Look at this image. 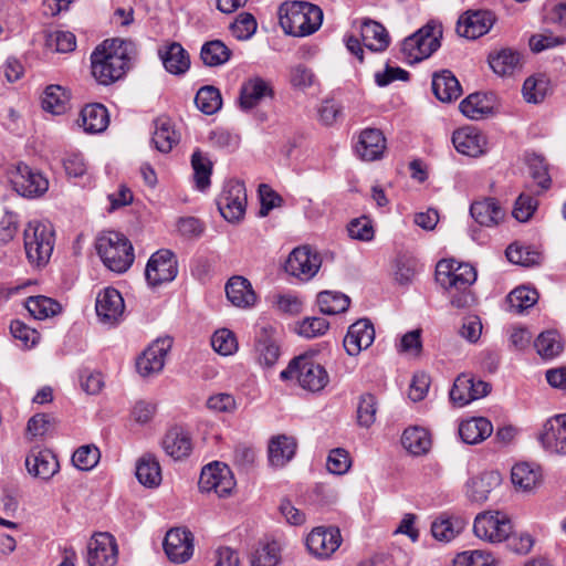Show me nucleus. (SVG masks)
Segmentation results:
<instances>
[{
    "mask_svg": "<svg viewBox=\"0 0 566 566\" xmlns=\"http://www.w3.org/2000/svg\"><path fill=\"white\" fill-rule=\"evenodd\" d=\"M135 53V44L129 40H105L91 54L92 75L99 84L114 83L126 73Z\"/></svg>",
    "mask_w": 566,
    "mask_h": 566,
    "instance_id": "nucleus-1",
    "label": "nucleus"
},
{
    "mask_svg": "<svg viewBox=\"0 0 566 566\" xmlns=\"http://www.w3.org/2000/svg\"><path fill=\"white\" fill-rule=\"evenodd\" d=\"M478 279L474 266L453 259L440 260L436 265L434 280L449 293L450 304L455 308H468L476 303L472 285Z\"/></svg>",
    "mask_w": 566,
    "mask_h": 566,
    "instance_id": "nucleus-2",
    "label": "nucleus"
},
{
    "mask_svg": "<svg viewBox=\"0 0 566 566\" xmlns=\"http://www.w3.org/2000/svg\"><path fill=\"white\" fill-rule=\"evenodd\" d=\"M323 11L315 4L295 1L280 8V24L286 34L306 36L318 30Z\"/></svg>",
    "mask_w": 566,
    "mask_h": 566,
    "instance_id": "nucleus-3",
    "label": "nucleus"
},
{
    "mask_svg": "<svg viewBox=\"0 0 566 566\" xmlns=\"http://www.w3.org/2000/svg\"><path fill=\"white\" fill-rule=\"evenodd\" d=\"M23 243L28 261L38 268L45 266L55 243L53 227L40 220L29 221L23 230Z\"/></svg>",
    "mask_w": 566,
    "mask_h": 566,
    "instance_id": "nucleus-4",
    "label": "nucleus"
},
{
    "mask_svg": "<svg viewBox=\"0 0 566 566\" xmlns=\"http://www.w3.org/2000/svg\"><path fill=\"white\" fill-rule=\"evenodd\" d=\"M96 249L103 263L113 272H126L135 259L132 243L119 232L108 231L99 235Z\"/></svg>",
    "mask_w": 566,
    "mask_h": 566,
    "instance_id": "nucleus-5",
    "label": "nucleus"
},
{
    "mask_svg": "<svg viewBox=\"0 0 566 566\" xmlns=\"http://www.w3.org/2000/svg\"><path fill=\"white\" fill-rule=\"evenodd\" d=\"M281 378L296 379L303 389L311 392L323 390L329 381L325 367L315 359L314 354L294 358L289 367L281 371Z\"/></svg>",
    "mask_w": 566,
    "mask_h": 566,
    "instance_id": "nucleus-6",
    "label": "nucleus"
},
{
    "mask_svg": "<svg viewBox=\"0 0 566 566\" xmlns=\"http://www.w3.org/2000/svg\"><path fill=\"white\" fill-rule=\"evenodd\" d=\"M218 210L229 222H239L247 208V191L244 184L231 179L224 182L220 195L217 198Z\"/></svg>",
    "mask_w": 566,
    "mask_h": 566,
    "instance_id": "nucleus-7",
    "label": "nucleus"
},
{
    "mask_svg": "<svg viewBox=\"0 0 566 566\" xmlns=\"http://www.w3.org/2000/svg\"><path fill=\"white\" fill-rule=\"evenodd\" d=\"M198 485L201 492H213L223 497L233 491L235 480L227 464L212 462L202 468Z\"/></svg>",
    "mask_w": 566,
    "mask_h": 566,
    "instance_id": "nucleus-8",
    "label": "nucleus"
},
{
    "mask_svg": "<svg viewBox=\"0 0 566 566\" xmlns=\"http://www.w3.org/2000/svg\"><path fill=\"white\" fill-rule=\"evenodd\" d=\"M473 532L481 539L500 543L510 537L512 523L505 514L500 512H483L476 515Z\"/></svg>",
    "mask_w": 566,
    "mask_h": 566,
    "instance_id": "nucleus-9",
    "label": "nucleus"
},
{
    "mask_svg": "<svg viewBox=\"0 0 566 566\" xmlns=\"http://www.w3.org/2000/svg\"><path fill=\"white\" fill-rule=\"evenodd\" d=\"M177 259L167 249L158 250L151 254L145 269L146 281L153 287L171 282L177 276Z\"/></svg>",
    "mask_w": 566,
    "mask_h": 566,
    "instance_id": "nucleus-10",
    "label": "nucleus"
},
{
    "mask_svg": "<svg viewBox=\"0 0 566 566\" xmlns=\"http://www.w3.org/2000/svg\"><path fill=\"white\" fill-rule=\"evenodd\" d=\"M86 563L88 566H115L118 562V546L109 533H96L87 543Z\"/></svg>",
    "mask_w": 566,
    "mask_h": 566,
    "instance_id": "nucleus-11",
    "label": "nucleus"
},
{
    "mask_svg": "<svg viewBox=\"0 0 566 566\" xmlns=\"http://www.w3.org/2000/svg\"><path fill=\"white\" fill-rule=\"evenodd\" d=\"M322 260L310 247L295 248L285 262V271L302 281L311 280L319 270Z\"/></svg>",
    "mask_w": 566,
    "mask_h": 566,
    "instance_id": "nucleus-12",
    "label": "nucleus"
},
{
    "mask_svg": "<svg viewBox=\"0 0 566 566\" xmlns=\"http://www.w3.org/2000/svg\"><path fill=\"white\" fill-rule=\"evenodd\" d=\"M340 543L339 530L325 526L313 528L305 541L310 554L319 559L329 558L340 546Z\"/></svg>",
    "mask_w": 566,
    "mask_h": 566,
    "instance_id": "nucleus-13",
    "label": "nucleus"
},
{
    "mask_svg": "<svg viewBox=\"0 0 566 566\" xmlns=\"http://www.w3.org/2000/svg\"><path fill=\"white\" fill-rule=\"evenodd\" d=\"M17 192L23 197L34 198L43 195L49 187L48 179L28 165L19 164L11 178Z\"/></svg>",
    "mask_w": 566,
    "mask_h": 566,
    "instance_id": "nucleus-14",
    "label": "nucleus"
},
{
    "mask_svg": "<svg viewBox=\"0 0 566 566\" xmlns=\"http://www.w3.org/2000/svg\"><path fill=\"white\" fill-rule=\"evenodd\" d=\"M95 310L102 323L117 324L124 314V298L116 289L105 287L96 296Z\"/></svg>",
    "mask_w": 566,
    "mask_h": 566,
    "instance_id": "nucleus-15",
    "label": "nucleus"
},
{
    "mask_svg": "<svg viewBox=\"0 0 566 566\" xmlns=\"http://www.w3.org/2000/svg\"><path fill=\"white\" fill-rule=\"evenodd\" d=\"M495 22L490 11H467L458 20L457 32L460 36L475 40L486 34Z\"/></svg>",
    "mask_w": 566,
    "mask_h": 566,
    "instance_id": "nucleus-16",
    "label": "nucleus"
},
{
    "mask_svg": "<svg viewBox=\"0 0 566 566\" xmlns=\"http://www.w3.org/2000/svg\"><path fill=\"white\" fill-rule=\"evenodd\" d=\"M169 339H157L137 358L136 368L140 376L150 377L160 373L170 349Z\"/></svg>",
    "mask_w": 566,
    "mask_h": 566,
    "instance_id": "nucleus-17",
    "label": "nucleus"
},
{
    "mask_svg": "<svg viewBox=\"0 0 566 566\" xmlns=\"http://www.w3.org/2000/svg\"><path fill=\"white\" fill-rule=\"evenodd\" d=\"M192 534L185 528H172L167 532L164 549L172 563H185L193 553Z\"/></svg>",
    "mask_w": 566,
    "mask_h": 566,
    "instance_id": "nucleus-18",
    "label": "nucleus"
},
{
    "mask_svg": "<svg viewBox=\"0 0 566 566\" xmlns=\"http://www.w3.org/2000/svg\"><path fill=\"white\" fill-rule=\"evenodd\" d=\"M386 149V137L378 128L361 130L355 144L356 155L365 161H374L382 157Z\"/></svg>",
    "mask_w": 566,
    "mask_h": 566,
    "instance_id": "nucleus-19",
    "label": "nucleus"
},
{
    "mask_svg": "<svg viewBox=\"0 0 566 566\" xmlns=\"http://www.w3.org/2000/svg\"><path fill=\"white\" fill-rule=\"evenodd\" d=\"M375 339V329L368 319H359L352 324L344 338L343 345L350 356L358 355L363 349L368 348Z\"/></svg>",
    "mask_w": 566,
    "mask_h": 566,
    "instance_id": "nucleus-20",
    "label": "nucleus"
},
{
    "mask_svg": "<svg viewBox=\"0 0 566 566\" xmlns=\"http://www.w3.org/2000/svg\"><path fill=\"white\" fill-rule=\"evenodd\" d=\"M501 483L502 475L499 471H486L467 482L465 494L471 502L482 504Z\"/></svg>",
    "mask_w": 566,
    "mask_h": 566,
    "instance_id": "nucleus-21",
    "label": "nucleus"
},
{
    "mask_svg": "<svg viewBox=\"0 0 566 566\" xmlns=\"http://www.w3.org/2000/svg\"><path fill=\"white\" fill-rule=\"evenodd\" d=\"M539 440L551 452L566 454V413L548 419Z\"/></svg>",
    "mask_w": 566,
    "mask_h": 566,
    "instance_id": "nucleus-22",
    "label": "nucleus"
},
{
    "mask_svg": "<svg viewBox=\"0 0 566 566\" xmlns=\"http://www.w3.org/2000/svg\"><path fill=\"white\" fill-rule=\"evenodd\" d=\"M452 143L459 153L470 157H478L486 149L485 136L472 126L457 129L452 135Z\"/></svg>",
    "mask_w": 566,
    "mask_h": 566,
    "instance_id": "nucleus-23",
    "label": "nucleus"
},
{
    "mask_svg": "<svg viewBox=\"0 0 566 566\" xmlns=\"http://www.w3.org/2000/svg\"><path fill=\"white\" fill-rule=\"evenodd\" d=\"M161 447L168 457L179 461L190 455L192 440L187 430L181 427H172L164 436Z\"/></svg>",
    "mask_w": 566,
    "mask_h": 566,
    "instance_id": "nucleus-24",
    "label": "nucleus"
},
{
    "mask_svg": "<svg viewBox=\"0 0 566 566\" xmlns=\"http://www.w3.org/2000/svg\"><path fill=\"white\" fill-rule=\"evenodd\" d=\"M25 467L32 476L44 481L50 480L60 469L56 457L50 450H32L25 459Z\"/></svg>",
    "mask_w": 566,
    "mask_h": 566,
    "instance_id": "nucleus-25",
    "label": "nucleus"
},
{
    "mask_svg": "<svg viewBox=\"0 0 566 566\" xmlns=\"http://www.w3.org/2000/svg\"><path fill=\"white\" fill-rule=\"evenodd\" d=\"M364 46L375 53L386 51L390 44V35L386 28L374 20L366 19L360 25Z\"/></svg>",
    "mask_w": 566,
    "mask_h": 566,
    "instance_id": "nucleus-26",
    "label": "nucleus"
},
{
    "mask_svg": "<svg viewBox=\"0 0 566 566\" xmlns=\"http://www.w3.org/2000/svg\"><path fill=\"white\" fill-rule=\"evenodd\" d=\"M432 93L442 103H451L462 95L458 78L449 70H442L432 75Z\"/></svg>",
    "mask_w": 566,
    "mask_h": 566,
    "instance_id": "nucleus-27",
    "label": "nucleus"
},
{
    "mask_svg": "<svg viewBox=\"0 0 566 566\" xmlns=\"http://www.w3.org/2000/svg\"><path fill=\"white\" fill-rule=\"evenodd\" d=\"M229 302L240 308H249L256 302V295L251 283L243 276H232L226 284Z\"/></svg>",
    "mask_w": 566,
    "mask_h": 566,
    "instance_id": "nucleus-28",
    "label": "nucleus"
},
{
    "mask_svg": "<svg viewBox=\"0 0 566 566\" xmlns=\"http://www.w3.org/2000/svg\"><path fill=\"white\" fill-rule=\"evenodd\" d=\"M167 72L179 75L190 67V57L187 51L178 42H171L158 51Z\"/></svg>",
    "mask_w": 566,
    "mask_h": 566,
    "instance_id": "nucleus-29",
    "label": "nucleus"
},
{
    "mask_svg": "<svg viewBox=\"0 0 566 566\" xmlns=\"http://www.w3.org/2000/svg\"><path fill=\"white\" fill-rule=\"evenodd\" d=\"M296 448L297 442L293 437L285 434L273 437L268 447L270 464L275 468L284 467L294 458Z\"/></svg>",
    "mask_w": 566,
    "mask_h": 566,
    "instance_id": "nucleus-30",
    "label": "nucleus"
},
{
    "mask_svg": "<svg viewBox=\"0 0 566 566\" xmlns=\"http://www.w3.org/2000/svg\"><path fill=\"white\" fill-rule=\"evenodd\" d=\"M511 480L517 491L531 493L541 485L542 473L539 468L521 462L512 468Z\"/></svg>",
    "mask_w": 566,
    "mask_h": 566,
    "instance_id": "nucleus-31",
    "label": "nucleus"
},
{
    "mask_svg": "<svg viewBox=\"0 0 566 566\" xmlns=\"http://www.w3.org/2000/svg\"><path fill=\"white\" fill-rule=\"evenodd\" d=\"M493 432L491 421L484 417H473L461 421L459 436L467 444H478L489 438Z\"/></svg>",
    "mask_w": 566,
    "mask_h": 566,
    "instance_id": "nucleus-32",
    "label": "nucleus"
},
{
    "mask_svg": "<svg viewBox=\"0 0 566 566\" xmlns=\"http://www.w3.org/2000/svg\"><path fill=\"white\" fill-rule=\"evenodd\" d=\"M470 213L478 223L485 227L495 226L504 218V211L494 198L474 201Z\"/></svg>",
    "mask_w": 566,
    "mask_h": 566,
    "instance_id": "nucleus-33",
    "label": "nucleus"
},
{
    "mask_svg": "<svg viewBox=\"0 0 566 566\" xmlns=\"http://www.w3.org/2000/svg\"><path fill=\"white\" fill-rule=\"evenodd\" d=\"M271 95L272 88L270 84L261 77H253L248 80L241 87L240 105L244 109H251Z\"/></svg>",
    "mask_w": 566,
    "mask_h": 566,
    "instance_id": "nucleus-34",
    "label": "nucleus"
},
{
    "mask_svg": "<svg viewBox=\"0 0 566 566\" xmlns=\"http://www.w3.org/2000/svg\"><path fill=\"white\" fill-rule=\"evenodd\" d=\"M178 142L179 135L175 130L171 119L165 116L158 117L155 120V130L151 137L155 148L160 153L167 154Z\"/></svg>",
    "mask_w": 566,
    "mask_h": 566,
    "instance_id": "nucleus-35",
    "label": "nucleus"
},
{
    "mask_svg": "<svg viewBox=\"0 0 566 566\" xmlns=\"http://www.w3.org/2000/svg\"><path fill=\"white\" fill-rule=\"evenodd\" d=\"M489 63L494 73L501 76H511L522 69L521 54L510 48L490 54Z\"/></svg>",
    "mask_w": 566,
    "mask_h": 566,
    "instance_id": "nucleus-36",
    "label": "nucleus"
},
{
    "mask_svg": "<svg viewBox=\"0 0 566 566\" xmlns=\"http://www.w3.org/2000/svg\"><path fill=\"white\" fill-rule=\"evenodd\" d=\"M81 120L86 133L98 134L108 126V112L102 104L86 105L81 112Z\"/></svg>",
    "mask_w": 566,
    "mask_h": 566,
    "instance_id": "nucleus-37",
    "label": "nucleus"
},
{
    "mask_svg": "<svg viewBox=\"0 0 566 566\" xmlns=\"http://www.w3.org/2000/svg\"><path fill=\"white\" fill-rule=\"evenodd\" d=\"M136 478L147 488L158 486L161 482L159 462L151 454L143 455L136 464Z\"/></svg>",
    "mask_w": 566,
    "mask_h": 566,
    "instance_id": "nucleus-38",
    "label": "nucleus"
},
{
    "mask_svg": "<svg viewBox=\"0 0 566 566\" xmlns=\"http://www.w3.org/2000/svg\"><path fill=\"white\" fill-rule=\"evenodd\" d=\"M464 522L458 517L440 516L431 524V535L441 543L454 539L463 530Z\"/></svg>",
    "mask_w": 566,
    "mask_h": 566,
    "instance_id": "nucleus-39",
    "label": "nucleus"
},
{
    "mask_svg": "<svg viewBox=\"0 0 566 566\" xmlns=\"http://www.w3.org/2000/svg\"><path fill=\"white\" fill-rule=\"evenodd\" d=\"M461 113L470 119H482L493 113V107L488 97L481 93H473L465 97L459 105Z\"/></svg>",
    "mask_w": 566,
    "mask_h": 566,
    "instance_id": "nucleus-40",
    "label": "nucleus"
},
{
    "mask_svg": "<svg viewBox=\"0 0 566 566\" xmlns=\"http://www.w3.org/2000/svg\"><path fill=\"white\" fill-rule=\"evenodd\" d=\"M70 104L69 92L60 85H49L42 97V107L44 111L53 114H64Z\"/></svg>",
    "mask_w": 566,
    "mask_h": 566,
    "instance_id": "nucleus-41",
    "label": "nucleus"
},
{
    "mask_svg": "<svg viewBox=\"0 0 566 566\" xmlns=\"http://www.w3.org/2000/svg\"><path fill=\"white\" fill-rule=\"evenodd\" d=\"M505 254L511 263L526 268L538 265L543 260L541 251L534 247L523 245L517 242L511 243L506 248Z\"/></svg>",
    "mask_w": 566,
    "mask_h": 566,
    "instance_id": "nucleus-42",
    "label": "nucleus"
},
{
    "mask_svg": "<svg viewBox=\"0 0 566 566\" xmlns=\"http://www.w3.org/2000/svg\"><path fill=\"white\" fill-rule=\"evenodd\" d=\"M25 308L35 319H46L59 314L62 307L51 297L36 295L27 298Z\"/></svg>",
    "mask_w": 566,
    "mask_h": 566,
    "instance_id": "nucleus-43",
    "label": "nucleus"
},
{
    "mask_svg": "<svg viewBox=\"0 0 566 566\" xmlns=\"http://www.w3.org/2000/svg\"><path fill=\"white\" fill-rule=\"evenodd\" d=\"M350 300L340 292L323 291L317 295L319 311L326 315L344 313L349 307Z\"/></svg>",
    "mask_w": 566,
    "mask_h": 566,
    "instance_id": "nucleus-44",
    "label": "nucleus"
},
{
    "mask_svg": "<svg viewBox=\"0 0 566 566\" xmlns=\"http://www.w3.org/2000/svg\"><path fill=\"white\" fill-rule=\"evenodd\" d=\"M200 57L207 66H219L231 57V50L220 40L206 42L200 51Z\"/></svg>",
    "mask_w": 566,
    "mask_h": 566,
    "instance_id": "nucleus-45",
    "label": "nucleus"
},
{
    "mask_svg": "<svg viewBox=\"0 0 566 566\" xmlns=\"http://www.w3.org/2000/svg\"><path fill=\"white\" fill-rule=\"evenodd\" d=\"M424 27L418 29L413 34L407 36L401 45L403 61L407 64L419 63L424 59Z\"/></svg>",
    "mask_w": 566,
    "mask_h": 566,
    "instance_id": "nucleus-46",
    "label": "nucleus"
},
{
    "mask_svg": "<svg viewBox=\"0 0 566 566\" xmlns=\"http://www.w3.org/2000/svg\"><path fill=\"white\" fill-rule=\"evenodd\" d=\"M538 300V293L534 289L527 286H518L514 289L506 297V302L511 312L522 313L532 307Z\"/></svg>",
    "mask_w": 566,
    "mask_h": 566,
    "instance_id": "nucleus-47",
    "label": "nucleus"
},
{
    "mask_svg": "<svg viewBox=\"0 0 566 566\" xmlns=\"http://www.w3.org/2000/svg\"><path fill=\"white\" fill-rule=\"evenodd\" d=\"M534 346L537 354L545 359L554 358L563 350L560 336L556 331H546L541 333L534 342Z\"/></svg>",
    "mask_w": 566,
    "mask_h": 566,
    "instance_id": "nucleus-48",
    "label": "nucleus"
},
{
    "mask_svg": "<svg viewBox=\"0 0 566 566\" xmlns=\"http://www.w3.org/2000/svg\"><path fill=\"white\" fill-rule=\"evenodd\" d=\"M191 165L196 187L201 191L206 190L210 186L212 163L207 156L197 150L191 156Z\"/></svg>",
    "mask_w": 566,
    "mask_h": 566,
    "instance_id": "nucleus-49",
    "label": "nucleus"
},
{
    "mask_svg": "<svg viewBox=\"0 0 566 566\" xmlns=\"http://www.w3.org/2000/svg\"><path fill=\"white\" fill-rule=\"evenodd\" d=\"M195 103L202 113L212 115L221 108L222 98L218 88L203 86L197 92Z\"/></svg>",
    "mask_w": 566,
    "mask_h": 566,
    "instance_id": "nucleus-50",
    "label": "nucleus"
},
{
    "mask_svg": "<svg viewBox=\"0 0 566 566\" xmlns=\"http://www.w3.org/2000/svg\"><path fill=\"white\" fill-rule=\"evenodd\" d=\"M377 399L370 392H365L359 397L357 406V422L360 427L369 428L376 421Z\"/></svg>",
    "mask_w": 566,
    "mask_h": 566,
    "instance_id": "nucleus-51",
    "label": "nucleus"
},
{
    "mask_svg": "<svg viewBox=\"0 0 566 566\" xmlns=\"http://www.w3.org/2000/svg\"><path fill=\"white\" fill-rule=\"evenodd\" d=\"M402 447L412 455L424 453V429L420 426H410L402 432Z\"/></svg>",
    "mask_w": 566,
    "mask_h": 566,
    "instance_id": "nucleus-52",
    "label": "nucleus"
},
{
    "mask_svg": "<svg viewBox=\"0 0 566 566\" xmlns=\"http://www.w3.org/2000/svg\"><path fill=\"white\" fill-rule=\"evenodd\" d=\"M473 386L472 377L468 375L459 376L450 390V399L459 407L465 406L473 401L471 388Z\"/></svg>",
    "mask_w": 566,
    "mask_h": 566,
    "instance_id": "nucleus-53",
    "label": "nucleus"
},
{
    "mask_svg": "<svg viewBox=\"0 0 566 566\" xmlns=\"http://www.w3.org/2000/svg\"><path fill=\"white\" fill-rule=\"evenodd\" d=\"M101 452L95 446H82L72 455L73 464L82 471H88L96 467Z\"/></svg>",
    "mask_w": 566,
    "mask_h": 566,
    "instance_id": "nucleus-54",
    "label": "nucleus"
},
{
    "mask_svg": "<svg viewBox=\"0 0 566 566\" xmlns=\"http://www.w3.org/2000/svg\"><path fill=\"white\" fill-rule=\"evenodd\" d=\"M212 348L222 356H229L237 352L235 335L227 328L218 329L211 337Z\"/></svg>",
    "mask_w": 566,
    "mask_h": 566,
    "instance_id": "nucleus-55",
    "label": "nucleus"
},
{
    "mask_svg": "<svg viewBox=\"0 0 566 566\" xmlns=\"http://www.w3.org/2000/svg\"><path fill=\"white\" fill-rule=\"evenodd\" d=\"M548 91V83L544 77H528L523 84V96L528 103H541Z\"/></svg>",
    "mask_w": 566,
    "mask_h": 566,
    "instance_id": "nucleus-56",
    "label": "nucleus"
},
{
    "mask_svg": "<svg viewBox=\"0 0 566 566\" xmlns=\"http://www.w3.org/2000/svg\"><path fill=\"white\" fill-rule=\"evenodd\" d=\"M527 166L532 178L543 189H548L551 186V177L548 176V166L541 155L532 154L527 157Z\"/></svg>",
    "mask_w": 566,
    "mask_h": 566,
    "instance_id": "nucleus-57",
    "label": "nucleus"
},
{
    "mask_svg": "<svg viewBox=\"0 0 566 566\" xmlns=\"http://www.w3.org/2000/svg\"><path fill=\"white\" fill-rule=\"evenodd\" d=\"M10 332L12 336L20 340L21 346L24 348H32L40 339V334L35 328L29 327L20 319H14L10 324Z\"/></svg>",
    "mask_w": 566,
    "mask_h": 566,
    "instance_id": "nucleus-58",
    "label": "nucleus"
},
{
    "mask_svg": "<svg viewBox=\"0 0 566 566\" xmlns=\"http://www.w3.org/2000/svg\"><path fill=\"white\" fill-rule=\"evenodd\" d=\"M538 201L531 195L521 193L515 200L512 216L520 222H527L536 211Z\"/></svg>",
    "mask_w": 566,
    "mask_h": 566,
    "instance_id": "nucleus-59",
    "label": "nucleus"
},
{
    "mask_svg": "<svg viewBox=\"0 0 566 566\" xmlns=\"http://www.w3.org/2000/svg\"><path fill=\"white\" fill-rule=\"evenodd\" d=\"M329 328V323L324 317H306L297 326L298 335L305 338H315L324 335Z\"/></svg>",
    "mask_w": 566,
    "mask_h": 566,
    "instance_id": "nucleus-60",
    "label": "nucleus"
},
{
    "mask_svg": "<svg viewBox=\"0 0 566 566\" xmlns=\"http://www.w3.org/2000/svg\"><path fill=\"white\" fill-rule=\"evenodd\" d=\"M348 235L359 241H371L375 235L371 220L367 217H360L352 220L347 227Z\"/></svg>",
    "mask_w": 566,
    "mask_h": 566,
    "instance_id": "nucleus-61",
    "label": "nucleus"
},
{
    "mask_svg": "<svg viewBox=\"0 0 566 566\" xmlns=\"http://www.w3.org/2000/svg\"><path fill=\"white\" fill-rule=\"evenodd\" d=\"M416 274V261L412 256L402 254L396 259L395 280L400 284L410 283Z\"/></svg>",
    "mask_w": 566,
    "mask_h": 566,
    "instance_id": "nucleus-62",
    "label": "nucleus"
},
{
    "mask_svg": "<svg viewBox=\"0 0 566 566\" xmlns=\"http://www.w3.org/2000/svg\"><path fill=\"white\" fill-rule=\"evenodd\" d=\"M453 566H494V559L481 551L462 552L454 557Z\"/></svg>",
    "mask_w": 566,
    "mask_h": 566,
    "instance_id": "nucleus-63",
    "label": "nucleus"
},
{
    "mask_svg": "<svg viewBox=\"0 0 566 566\" xmlns=\"http://www.w3.org/2000/svg\"><path fill=\"white\" fill-rule=\"evenodd\" d=\"M280 560L279 547L275 543L266 544L256 549L252 556V566H275Z\"/></svg>",
    "mask_w": 566,
    "mask_h": 566,
    "instance_id": "nucleus-64",
    "label": "nucleus"
}]
</instances>
